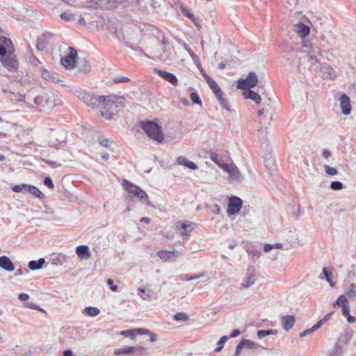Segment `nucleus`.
Listing matches in <instances>:
<instances>
[{
    "label": "nucleus",
    "instance_id": "1",
    "mask_svg": "<svg viewBox=\"0 0 356 356\" xmlns=\"http://www.w3.org/2000/svg\"><path fill=\"white\" fill-rule=\"evenodd\" d=\"M125 105V99L121 96L111 95L108 96L92 95L89 106L99 108L102 116L106 120H111L118 111Z\"/></svg>",
    "mask_w": 356,
    "mask_h": 356
},
{
    "label": "nucleus",
    "instance_id": "2",
    "mask_svg": "<svg viewBox=\"0 0 356 356\" xmlns=\"http://www.w3.org/2000/svg\"><path fill=\"white\" fill-rule=\"evenodd\" d=\"M0 62L10 72H15L19 67L18 60L13 51L12 41L0 35Z\"/></svg>",
    "mask_w": 356,
    "mask_h": 356
},
{
    "label": "nucleus",
    "instance_id": "3",
    "mask_svg": "<svg viewBox=\"0 0 356 356\" xmlns=\"http://www.w3.org/2000/svg\"><path fill=\"white\" fill-rule=\"evenodd\" d=\"M296 51L305 54V59L311 65H314L319 63L322 57V50L317 46L314 47L312 44L307 40H302V44L296 49Z\"/></svg>",
    "mask_w": 356,
    "mask_h": 356
},
{
    "label": "nucleus",
    "instance_id": "4",
    "mask_svg": "<svg viewBox=\"0 0 356 356\" xmlns=\"http://www.w3.org/2000/svg\"><path fill=\"white\" fill-rule=\"evenodd\" d=\"M122 186L131 197H136L143 204L149 205L148 196L140 187L126 179L122 181Z\"/></svg>",
    "mask_w": 356,
    "mask_h": 356
},
{
    "label": "nucleus",
    "instance_id": "5",
    "mask_svg": "<svg viewBox=\"0 0 356 356\" xmlns=\"http://www.w3.org/2000/svg\"><path fill=\"white\" fill-rule=\"evenodd\" d=\"M140 127L145 134L152 140L161 143L163 140V134L161 127L152 121H143L140 122Z\"/></svg>",
    "mask_w": 356,
    "mask_h": 356
},
{
    "label": "nucleus",
    "instance_id": "6",
    "mask_svg": "<svg viewBox=\"0 0 356 356\" xmlns=\"http://www.w3.org/2000/svg\"><path fill=\"white\" fill-rule=\"evenodd\" d=\"M257 83V75L254 72H251L246 79L241 78L238 80L237 87L238 88L246 90L254 87Z\"/></svg>",
    "mask_w": 356,
    "mask_h": 356
},
{
    "label": "nucleus",
    "instance_id": "7",
    "mask_svg": "<svg viewBox=\"0 0 356 356\" xmlns=\"http://www.w3.org/2000/svg\"><path fill=\"white\" fill-rule=\"evenodd\" d=\"M225 167L226 168L224 171L228 173L229 181L231 183H239L242 181L243 176L239 171L238 168L233 163H230Z\"/></svg>",
    "mask_w": 356,
    "mask_h": 356
},
{
    "label": "nucleus",
    "instance_id": "8",
    "mask_svg": "<svg viewBox=\"0 0 356 356\" xmlns=\"http://www.w3.org/2000/svg\"><path fill=\"white\" fill-rule=\"evenodd\" d=\"M67 50L69 51L67 55L61 58V64L67 69H73L75 66L77 53L71 47H69Z\"/></svg>",
    "mask_w": 356,
    "mask_h": 356
},
{
    "label": "nucleus",
    "instance_id": "9",
    "mask_svg": "<svg viewBox=\"0 0 356 356\" xmlns=\"http://www.w3.org/2000/svg\"><path fill=\"white\" fill-rule=\"evenodd\" d=\"M256 282V272L254 268L248 267L244 278L243 279L241 286L243 289L249 288Z\"/></svg>",
    "mask_w": 356,
    "mask_h": 356
},
{
    "label": "nucleus",
    "instance_id": "10",
    "mask_svg": "<svg viewBox=\"0 0 356 356\" xmlns=\"http://www.w3.org/2000/svg\"><path fill=\"white\" fill-rule=\"evenodd\" d=\"M242 200L238 197H232L229 199L227 206L228 215H234L238 213L242 206Z\"/></svg>",
    "mask_w": 356,
    "mask_h": 356
},
{
    "label": "nucleus",
    "instance_id": "11",
    "mask_svg": "<svg viewBox=\"0 0 356 356\" xmlns=\"http://www.w3.org/2000/svg\"><path fill=\"white\" fill-rule=\"evenodd\" d=\"M158 257L164 262L175 261L179 256V253L177 250L172 251L161 250L157 252Z\"/></svg>",
    "mask_w": 356,
    "mask_h": 356
},
{
    "label": "nucleus",
    "instance_id": "12",
    "mask_svg": "<svg viewBox=\"0 0 356 356\" xmlns=\"http://www.w3.org/2000/svg\"><path fill=\"white\" fill-rule=\"evenodd\" d=\"M321 76L323 79L334 80L337 78V72L330 65L323 63L321 65Z\"/></svg>",
    "mask_w": 356,
    "mask_h": 356
},
{
    "label": "nucleus",
    "instance_id": "13",
    "mask_svg": "<svg viewBox=\"0 0 356 356\" xmlns=\"http://www.w3.org/2000/svg\"><path fill=\"white\" fill-rule=\"evenodd\" d=\"M334 306H339L341 307L343 316H346L350 314V307L347 297L345 295L339 296L334 304Z\"/></svg>",
    "mask_w": 356,
    "mask_h": 356
},
{
    "label": "nucleus",
    "instance_id": "14",
    "mask_svg": "<svg viewBox=\"0 0 356 356\" xmlns=\"http://www.w3.org/2000/svg\"><path fill=\"white\" fill-rule=\"evenodd\" d=\"M293 30L301 38V46L302 44V40H305L304 38L309 35L310 32V28L303 23L300 22L294 25Z\"/></svg>",
    "mask_w": 356,
    "mask_h": 356
},
{
    "label": "nucleus",
    "instance_id": "15",
    "mask_svg": "<svg viewBox=\"0 0 356 356\" xmlns=\"http://www.w3.org/2000/svg\"><path fill=\"white\" fill-rule=\"evenodd\" d=\"M176 229L181 235L188 236L193 229V224L188 221H180L177 223Z\"/></svg>",
    "mask_w": 356,
    "mask_h": 356
},
{
    "label": "nucleus",
    "instance_id": "16",
    "mask_svg": "<svg viewBox=\"0 0 356 356\" xmlns=\"http://www.w3.org/2000/svg\"><path fill=\"white\" fill-rule=\"evenodd\" d=\"M339 102L343 114L346 115L350 114L351 111V106L350 104V99L349 97L346 94H343L339 99Z\"/></svg>",
    "mask_w": 356,
    "mask_h": 356
},
{
    "label": "nucleus",
    "instance_id": "17",
    "mask_svg": "<svg viewBox=\"0 0 356 356\" xmlns=\"http://www.w3.org/2000/svg\"><path fill=\"white\" fill-rule=\"evenodd\" d=\"M126 0H115L111 1V0H91L95 5L99 7H105L106 8H115L118 3H121Z\"/></svg>",
    "mask_w": 356,
    "mask_h": 356
},
{
    "label": "nucleus",
    "instance_id": "18",
    "mask_svg": "<svg viewBox=\"0 0 356 356\" xmlns=\"http://www.w3.org/2000/svg\"><path fill=\"white\" fill-rule=\"evenodd\" d=\"M138 295L144 300L152 301L156 300L157 294L152 290H145L143 289H138Z\"/></svg>",
    "mask_w": 356,
    "mask_h": 356
},
{
    "label": "nucleus",
    "instance_id": "19",
    "mask_svg": "<svg viewBox=\"0 0 356 356\" xmlns=\"http://www.w3.org/2000/svg\"><path fill=\"white\" fill-rule=\"evenodd\" d=\"M0 267L8 272H13L15 270L13 263L7 256L0 257Z\"/></svg>",
    "mask_w": 356,
    "mask_h": 356
},
{
    "label": "nucleus",
    "instance_id": "20",
    "mask_svg": "<svg viewBox=\"0 0 356 356\" xmlns=\"http://www.w3.org/2000/svg\"><path fill=\"white\" fill-rule=\"evenodd\" d=\"M204 78L207 81V83L209 86L210 88L212 90L213 92L215 94L216 97L223 95V92L218 83L212 79L211 77H209L207 75H204Z\"/></svg>",
    "mask_w": 356,
    "mask_h": 356
},
{
    "label": "nucleus",
    "instance_id": "21",
    "mask_svg": "<svg viewBox=\"0 0 356 356\" xmlns=\"http://www.w3.org/2000/svg\"><path fill=\"white\" fill-rule=\"evenodd\" d=\"M76 253L81 259L90 257L89 248L86 245H81L76 248Z\"/></svg>",
    "mask_w": 356,
    "mask_h": 356
},
{
    "label": "nucleus",
    "instance_id": "22",
    "mask_svg": "<svg viewBox=\"0 0 356 356\" xmlns=\"http://www.w3.org/2000/svg\"><path fill=\"white\" fill-rule=\"evenodd\" d=\"M158 74H159V75L161 77H162L165 81H167L169 83H170L171 84H172L174 86H177V85L178 80H177L176 76L174 75L173 74H172L170 72L162 71V70H159L158 71Z\"/></svg>",
    "mask_w": 356,
    "mask_h": 356
},
{
    "label": "nucleus",
    "instance_id": "23",
    "mask_svg": "<svg viewBox=\"0 0 356 356\" xmlns=\"http://www.w3.org/2000/svg\"><path fill=\"white\" fill-rule=\"evenodd\" d=\"M177 163L179 165H184L191 170H197V165L192 162L188 161L185 156H180L177 158Z\"/></svg>",
    "mask_w": 356,
    "mask_h": 356
},
{
    "label": "nucleus",
    "instance_id": "24",
    "mask_svg": "<svg viewBox=\"0 0 356 356\" xmlns=\"http://www.w3.org/2000/svg\"><path fill=\"white\" fill-rule=\"evenodd\" d=\"M243 95L245 99H250L257 104H259L261 101L260 95L250 89L244 90Z\"/></svg>",
    "mask_w": 356,
    "mask_h": 356
},
{
    "label": "nucleus",
    "instance_id": "25",
    "mask_svg": "<svg viewBox=\"0 0 356 356\" xmlns=\"http://www.w3.org/2000/svg\"><path fill=\"white\" fill-rule=\"evenodd\" d=\"M295 323V318L293 316H285L282 318V325L284 330L289 331Z\"/></svg>",
    "mask_w": 356,
    "mask_h": 356
},
{
    "label": "nucleus",
    "instance_id": "26",
    "mask_svg": "<svg viewBox=\"0 0 356 356\" xmlns=\"http://www.w3.org/2000/svg\"><path fill=\"white\" fill-rule=\"evenodd\" d=\"M237 347L241 350L243 348H247L248 349H257L259 345L249 339H243L237 345Z\"/></svg>",
    "mask_w": 356,
    "mask_h": 356
},
{
    "label": "nucleus",
    "instance_id": "27",
    "mask_svg": "<svg viewBox=\"0 0 356 356\" xmlns=\"http://www.w3.org/2000/svg\"><path fill=\"white\" fill-rule=\"evenodd\" d=\"M26 192H29L32 195L42 200L44 197V194L35 186L27 184Z\"/></svg>",
    "mask_w": 356,
    "mask_h": 356
},
{
    "label": "nucleus",
    "instance_id": "28",
    "mask_svg": "<svg viewBox=\"0 0 356 356\" xmlns=\"http://www.w3.org/2000/svg\"><path fill=\"white\" fill-rule=\"evenodd\" d=\"M211 160L216 163L220 168L223 170H225L226 165H228L229 163H225L224 160L217 154L212 153L211 155Z\"/></svg>",
    "mask_w": 356,
    "mask_h": 356
},
{
    "label": "nucleus",
    "instance_id": "29",
    "mask_svg": "<svg viewBox=\"0 0 356 356\" xmlns=\"http://www.w3.org/2000/svg\"><path fill=\"white\" fill-rule=\"evenodd\" d=\"M45 263L44 258H40L38 261H31L29 262L28 266L31 270H36L40 269L43 264Z\"/></svg>",
    "mask_w": 356,
    "mask_h": 356
},
{
    "label": "nucleus",
    "instance_id": "30",
    "mask_svg": "<svg viewBox=\"0 0 356 356\" xmlns=\"http://www.w3.org/2000/svg\"><path fill=\"white\" fill-rule=\"evenodd\" d=\"M323 277H320V278L325 279L330 284V285L332 287L334 286V283L332 281V268L328 269L327 268H323Z\"/></svg>",
    "mask_w": 356,
    "mask_h": 356
},
{
    "label": "nucleus",
    "instance_id": "31",
    "mask_svg": "<svg viewBox=\"0 0 356 356\" xmlns=\"http://www.w3.org/2000/svg\"><path fill=\"white\" fill-rule=\"evenodd\" d=\"M136 331L138 334H147L149 336V340L152 342L156 341L157 340V334L150 332L147 329L138 328Z\"/></svg>",
    "mask_w": 356,
    "mask_h": 356
},
{
    "label": "nucleus",
    "instance_id": "32",
    "mask_svg": "<svg viewBox=\"0 0 356 356\" xmlns=\"http://www.w3.org/2000/svg\"><path fill=\"white\" fill-rule=\"evenodd\" d=\"M345 296L350 300L356 299V284H350L346 289Z\"/></svg>",
    "mask_w": 356,
    "mask_h": 356
},
{
    "label": "nucleus",
    "instance_id": "33",
    "mask_svg": "<svg viewBox=\"0 0 356 356\" xmlns=\"http://www.w3.org/2000/svg\"><path fill=\"white\" fill-rule=\"evenodd\" d=\"M342 352V347L339 346V341H337L335 346L329 351L327 356H341Z\"/></svg>",
    "mask_w": 356,
    "mask_h": 356
},
{
    "label": "nucleus",
    "instance_id": "34",
    "mask_svg": "<svg viewBox=\"0 0 356 356\" xmlns=\"http://www.w3.org/2000/svg\"><path fill=\"white\" fill-rule=\"evenodd\" d=\"M40 72L41 75L43 79L48 80V81H51L53 82L56 81V78L54 76L52 73L51 72H49V70H47V69L40 67Z\"/></svg>",
    "mask_w": 356,
    "mask_h": 356
},
{
    "label": "nucleus",
    "instance_id": "35",
    "mask_svg": "<svg viewBox=\"0 0 356 356\" xmlns=\"http://www.w3.org/2000/svg\"><path fill=\"white\" fill-rule=\"evenodd\" d=\"M132 353L131 346H124L115 349L114 350V355L116 356L120 355H131Z\"/></svg>",
    "mask_w": 356,
    "mask_h": 356
},
{
    "label": "nucleus",
    "instance_id": "36",
    "mask_svg": "<svg viewBox=\"0 0 356 356\" xmlns=\"http://www.w3.org/2000/svg\"><path fill=\"white\" fill-rule=\"evenodd\" d=\"M100 313L97 307H87L84 309V314L88 316L95 317Z\"/></svg>",
    "mask_w": 356,
    "mask_h": 356
},
{
    "label": "nucleus",
    "instance_id": "37",
    "mask_svg": "<svg viewBox=\"0 0 356 356\" xmlns=\"http://www.w3.org/2000/svg\"><path fill=\"white\" fill-rule=\"evenodd\" d=\"M44 98H45V103L47 106H51L53 104H54V94L51 92L48 91L44 93Z\"/></svg>",
    "mask_w": 356,
    "mask_h": 356
},
{
    "label": "nucleus",
    "instance_id": "38",
    "mask_svg": "<svg viewBox=\"0 0 356 356\" xmlns=\"http://www.w3.org/2000/svg\"><path fill=\"white\" fill-rule=\"evenodd\" d=\"M203 275H204L203 273L196 274L194 275L186 274V275H181L180 280L181 281H191V280H195L199 279V278L203 277Z\"/></svg>",
    "mask_w": 356,
    "mask_h": 356
},
{
    "label": "nucleus",
    "instance_id": "39",
    "mask_svg": "<svg viewBox=\"0 0 356 356\" xmlns=\"http://www.w3.org/2000/svg\"><path fill=\"white\" fill-rule=\"evenodd\" d=\"M275 334V331L273 330H261L257 332V335L259 339H263L266 336H268L270 334Z\"/></svg>",
    "mask_w": 356,
    "mask_h": 356
},
{
    "label": "nucleus",
    "instance_id": "40",
    "mask_svg": "<svg viewBox=\"0 0 356 356\" xmlns=\"http://www.w3.org/2000/svg\"><path fill=\"white\" fill-rule=\"evenodd\" d=\"M131 349H132L131 354L134 355H141L145 351V347H143L142 346H131Z\"/></svg>",
    "mask_w": 356,
    "mask_h": 356
},
{
    "label": "nucleus",
    "instance_id": "41",
    "mask_svg": "<svg viewBox=\"0 0 356 356\" xmlns=\"http://www.w3.org/2000/svg\"><path fill=\"white\" fill-rule=\"evenodd\" d=\"M282 245L281 243H274V244L266 243L264 246V250L266 252H268L273 248L280 249V248H282Z\"/></svg>",
    "mask_w": 356,
    "mask_h": 356
},
{
    "label": "nucleus",
    "instance_id": "42",
    "mask_svg": "<svg viewBox=\"0 0 356 356\" xmlns=\"http://www.w3.org/2000/svg\"><path fill=\"white\" fill-rule=\"evenodd\" d=\"M174 319L177 321H186L188 320V316L184 312H178L174 315Z\"/></svg>",
    "mask_w": 356,
    "mask_h": 356
},
{
    "label": "nucleus",
    "instance_id": "43",
    "mask_svg": "<svg viewBox=\"0 0 356 356\" xmlns=\"http://www.w3.org/2000/svg\"><path fill=\"white\" fill-rule=\"evenodd\" d=\"M264 108L265 109L266 116H268L270 121L273 120V108L271 102L268 103L267 106Z\"/></svg>",
    "mask_w": 356,
    "mask_h": 356
},
{
    "label": "nucleus",
    "instance_id": "44",
    "mask_svg": "<svg viewBox=\"0 0 356 356\" xmlns=\"http://www.w3.org/2000/svg\"><path fill=\"white\" fill-rule=\"evenodd\" d=\"M27 184H22L20 185H15L12 187V190L15 193H24L26 192Z\"/></svg>",
    "mask_w": 356,
    "mask_h": 356
},
{
    "label": "nucleus",
    "instance_id": "45",
    "mask_svg": "<svg viewBox=\"0 0 356 356\" xmlns=\"http://www.w3.org/2000/svg\"><path fill=\"white\" fill-rule=\"evenodd\" d=\"M136 329H132V330H122L120 332V334L124 337H129L131 338H134L136 334H137V330Z\"/></svg>",
    "mask_w": 356,
    "mask_h": 356
},
{
    "label": "nucleus",
    "instance_id": "46",
    "mask_svg": "<svg viewBox=\"0 0 356 356\" xmlns=\"http://www.w3.org/2000/svg\"><path fill=\"white\" fill-rule=\"evenodd\" d=\"M227 340V336H222L217 342L218 347L215 349L216 352H220L224 346L225 342Z\"/></svg>",
    "mask_w": 356,
    "mask_h": 356
},
{
    "label": "nucleus",
    "instance_id": "47",
    "mask_svg": "<svg viewBox=\"0 0 356 356\" xmlns=\"http://www.w3.org/2000/svg\"><path fill=\"white\" fill-rule=\"evenodd\" d=\"M34 103L35 104L38 105V106H44V105H46L45 98H44V94L38 95V96H36L34 98Z\"/></svg>",
    "mask_w": 356,
    "mask_h": 356
},
{
    "label": "nucleus",
    "instance_id": "48",
    "mask_svg": "<svg viewBox=\"0 0 356 356\" xmlns=\"http://www.w3.org/2000/svg\"><path fill=\"white\" fill-rule=\"evenodd\" d=\"M318 325H316L315 324L312 327L309 328V329H307L305 330H304L303 332H302L300 334V337H306L307 335H309V334L315 332L316 330H317L318 329Z\"/></svg>",
    "mask_w": 356,
    "mask_h": 356
},
{
    "label": "nucleus",
    "instance_id": "49",
    "mask_svg": "<svg viewBox=\"0 0 356 356\" xmlns=\"http://www.w3.org/2000/svg\"><path fill=\"white\" fill-rule=\"evenodd\" d=\"M60 18L65 21H71L75 19V16L70 12H65L60 15Z\"/></svg>",
    "mask_w": 356,
    "mask_h": 356
},
{
    "label": "nucleus",
    "instance_id": "50",
    "mask_svg": "<svg viewBox=\"0 0 356 356\" xmlns=\"http://www.w3.org/2000/svg\"><path fill=\"white\" fill-rule=\"evenodd\" d=\"M220 105L223 108H225L227 111H229V108L227 104V102L225 99L223 98L222 95H220V97H216Z\"/></svg>",
    "mask_w": 356,
    "mask_h": 356
},
{
    "label": "nucleus",
    "instance_id": "51",
    "mask_svg": "<svg viewBox=\"0 0 356 356\" xmlns=\"http://www.w3.org/2000/svg\"><path fill=\"white\" fill-rule=\"evenodd\" d=\"M161 49L163 50V53L159 55H156V58L160 60H165L168 58V56H166L165 53V40H162L161 43Z\"/></svg>",
    "mask_w": 356,
    "mask_h": 356
},
{
    "label": "nucleus",
    "instance_id": "52",
    "mask_svg": "<svg viewBox=\"0 0 356 356\" xmlns=\"http://www.w3.org/2000/svg\"><path fill=\"white\" fill-rule=\"evenodd\" d=\"M330 188L334 191H339L343 188V184L339 181H333L331 182Z\"/></svg>",
    "mask_w": 356,
    "mask_h": 356
},
{
    "label": "nucleus",
    "instance_id": "53",
    "mask_svg": "<svg viewBox=\"0 0 356 356\" xmlns=\"http://www.w3.org/2000/svg\"><path fill=\"white\" fill-rule=\"evenodd\" d=\"M191 99L193 104L202 105V102L199 97V95L197 92H192L190 95Z\"/></svg>",
    "mask_w": 356,
    "mask_h": 356
},
{
    "label": "nucleus",
    "instance_id": "54",
    "mask_svg": "<svg viewBox=\"0 0 356 356\" xmlns=\"http://www.w3.org/2000/svg\"><path fill=\"white\" fill-rule=\"evenodd\" d=\"M99 142L101 145L106 147H111V145L113 143V141L110 140L109 139L102 138H99Z\"/></svg>",
    "mask_w": 356,
    "mask_h": 356
},
{
    "label": "nucleus",
    "instance_id": "55",
    "mask_svg": "<svg viewBox=\"0 0 356 356\" xmlns=\"http://www.w3.org/2000/svg\"><path fill=\"white\" fill-rule=\"evenodd\" d=\"M129 81H130V79L128 77L124 76H116L113 79V82L115 83H120L129 82Z\"/></svg>",
    "mask_w": 356,
    "mask_h": 356
},
{
    "label": "nucleus",
    "instance_id": "56",
    "mask_svg": "<svg viewBox=\"0 0 356 356\" xmlns=\"http://www.w3.org/2000/svg\"><path fill=\"white\" fill-rule=\"evenodd\" d=\"M324 169H325V172L327 174V175H335L337 174V170L336 168H332V167H330V165H324Z\"/></svg>",
    "mask_w": 356,
    "mask_h": 356
},
{
    "label": "nucleus",
    "instance_id": "57",
    "mask_svg": "<svg viewBox=\"0 0 356 356\" xmlns=\"http://www.w3.org/2000/svg\"><path fill=\"white\" fill-rule=\"evenodd\" d=\"M26 307L30 309H33L39 312H45V311L41 308L40 306L36 305L33 302H27L26 303Z\"/></svg>",
    "mask_w": 356,
    "mask_h": 356
},
{
    "label": "nucleus",
    "instance_id": "58",
    "mask_svg": "<svg viewBox=\"0 0 356 356\" xmlns=\"http://www.w3.org/2000/svg\"><path fill=\"white\" fill-rule=\"evenodd\" d=\"M92 96V94L88 92H84L82 94V99L84 103L89 106V103L90 102V99Z\"/></svg>",
    "mask_w": 356,
    "mask_h": 356
},
{
    "label": "nucleus",
    "instance_id": "59",
    "mask_svg": "<svg viewBox=\"0 0 356 356\" xmlns=\"http://www.w3.org/2000/svg\"><path fill=\"white\" fill-rule=\"evenodd\" d=\"M332 314H333V312H330V313L326 314L322 319L318 321V323H316V325H318V327H320L324 323L327 321L330 318V317Z\"/></svg>",
    "mask_w": 356,
    "mask_h": 356
},
{
    "label": "nucleus",
    "instance_id": "60",
    "mask_svg": "<svg viewBox=\"0 0 356 356\" xmlns=\"http://www.w3.org/2000/svg\"><path fill=\"white\" fill-rule=\"evenodd\" d=\"M63 1H66L68 4L71 6H81L83 5V3L80 0H63Z\"/></svg>",
    "mask_w": 356,
    "mask_h": 356
},
{
    "label": "nucleus",
    "instance_id": "61",
    "mask_svg": "<svg viewBox=\"0 0 356 356\" xmlns=\"http://www.w3.org/2000/svg\"><path fill=\"white\" fill-rule=\"evenodd\" d=\"M44 184L47 186L48 188L52 189L54 188V185L53 184V181L49 177H46L44 179Z\"/></svg>",
    "mask_w": 356,
    "mask_h": 356
},
{
    "label": "nucleus",
    "instance_id": "62",
    "mask_svg": "<svg viewBox=\"0 0 356 356\" xmlns=\"http://www.w3.org/2000/svg\"><path fill=\"white\" fill-rule=\"evenodd\" d=\"M46 47V44L42 39H39L37 43V49L40 51H42Z\"/></svg>",
    "mask_w": 356,
    "mask_h": 356
},
{
    "label": "nucleus",
    "instance_id": "63",
    "mask_svg": "<svg viewBox=\"0 0 356 356\" xmlns=\"http://www.w3.org/2000/svg\"><path fill=\"white\" fill-rule=\"evenodd\" d=\"M18 298L21 301H26L29 299V296L27 293H22L19 294Z\"/></svg>",
    "mask_w": 356,
    "mask_h": 356
},
{
    "label": "nucleus",
    "instance_id": "64",
    "mask_svg": "<svg viewBox=\"0 0 356 356\" xmlns=\"http://www.w3.org/2000/svg\"><path fill=\"white\" fill-rule=\"evenodd\" d=\"M332 156V152L331 151L328 150V149H324L323 151V153H322V156L325 159H329L330 156Z\"/></svg>",
    "mask_w": 356,
    "mask_h": 356
}]
</instances>
